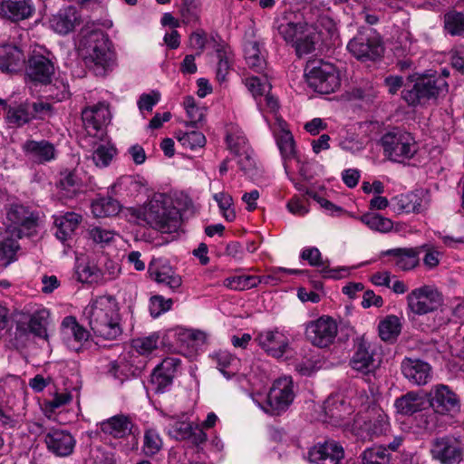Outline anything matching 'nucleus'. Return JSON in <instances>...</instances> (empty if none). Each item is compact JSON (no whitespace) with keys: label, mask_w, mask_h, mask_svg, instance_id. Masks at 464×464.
<instances>
[{"label":"nucleus","mask_w":464,"mask_h":464,"mask_svg":"<svg viewBox=\"0 0 464 464\" xmlns=\"http://www.w3.org/2000/svg\"><path fill=\"white\" fill-rule=\"evenodd\" d=\"M78 51L85 65L97 76L106 75L117 64L111 42L101 29H82Z\"/></svg>","instance_id":"1"},{"label":"nucleus","mask_w":464,"mask_h":464,"mask_svg":"<svg viewBox=\"0 0 464 464\" xmlns=\"http://www.w3.org/2000/svg\"><path fill=\"white\" fill-rule=\"evenodd\" d=\"M119 311V304L115 297L101 295L89 302L82 311V317L96 336L105 340H115L122 333Z\"/></svg>","instance_id":"2"},{"label":"nucleus","mask_w":464,"mask_h":464,"mask_svg":"<svg viewBox=\"0 0 464 464\" xmlns=\"http://www.w3.org/2000/svg\"><path fill=\"white\" fill-rule=\"evenodd\" d=\"M130 214L139 223L161 233L175 232L180 225L179 210L162 193L154 194L143 205L131 208Z\"/></svg>","instance_id":"3"},{"label":"nucleus","mask_w":464,"mask_h":464,"mask_svg":"<svg viewBox=\"0 0 464 464\" xmlns=\"http://www.w3.org/2000/svg\"><path fill=\"white\" fill-rule=\"evenodd\" d=\"M309 19L310 22L293 21L285 14L277 21L276 28L279 35L295 48L299 57L314 52L318 41V32L313 17Z\"/></svg>","instance_id":"4"},{"label":"nucleus","mask_w":464,"mask_h":464,"mask_svg":"<svg viewBox=\"0 0 464 464\" xmlns=\"http://www.w3.org/2000/svg\"><path fill=\"white\" fill-rule=\"evenodd\" d=\"M448 92V83L442 77L412 74L407 77L401 98L410 106L425 105L430 100Z\"/></svg>","instance_id":"5"},{"label":"nucleus","mask_w":464,"mask_h":464,"mask_svg":"<svg viewBox=\"0 0 464 464\" xmlns=\"http://www.w3.org/2000/svg\"><path fill=\"white\" fill-rule=\"evenodd\" d=\"M380 143L384 156L397 163L410 160L419 150L418 143L411 133L397 128L384 133Z\"/></svg>","instance_id":"6"},{"label":"nucleus","mask_w":464,"mask_h":464,"mask_svg":"<svg viewBox=\"0 0 464 464\" xmlns=\"http://www.w3.org/2000/svg\"><path fill=\"white\" fill-rule=\"evenodd\" d=\"M304 72L309 87L318 93L329 94L341 86L340 73L330 63L322 60L309 61Z\"/></svg>","instance_id":"7"},{"label":"nucleus","mask_w":464,"mask_h":464,"mask_svg":"<svg viewBox=\"0 0 464 464\" xmlns=\"http://www.w3.org/2000/svg\"><path fill=\"white\" fill-rule=\"evenodd\" d=\"M261 397V395H252V400L264 411L271 415L285 411L295 398L292 378L284 376L276 379L270 388L265 402L259 400Z\"/></svg>","instance_id":"8"},{"label":"nucleus","mask_w":464,"mask_h":464,"mask_svg":"<svg viewBox=\"0 0 464 464\" xmlns=\"http://www.w3.org/2000/svg\"><path fill=\"white\" fill-rule=\"evenodd\" d=\"M5 225V234L11 237H30L36 232L38 216L28 207L14 204L7 209Z\"/></svg>","instance_id":"9"},{"label":"nucleus","mask_w":464,"mask_h":464,"mask_svg":"<svg viewBox=\"0 0 464 464\" xmlns=\"http://www.w3.org/2000/svg\"><path fill=\"white\" fill-rule=\"evenodd\" d=\"M389 426L388 416L375 403L364 404L362 401L359 411L353 418V427L355 430L368 435H381Z\"/></svg>","instance_id":"10"},{"label":"nucleus","mask_w":464,"mask_h":464,"mask_svg":"<svg viewBox=\"0 0 464 464\" xmlns=\"http://www.w3.org/2000/svg\"><path fill=\"white\" fill-rule=\"evenodd\" d=\"M347 49L359 60H375L383 52L379 35L370 28L360 31L350 40Z\"/></svg>","instance_id":"11"},{"label":"nucleus","mask_w":464,"mask_h":464,"mask_svg":"<svg viewBox=\"0 0 464 464\" xmlns=\"http://www.w3.org/2000/svg\"><path fill=\"white\" fill-rule=\"evenodd\" d=\"M255 341L267 355L276 359L290 351V334L284 328L274 327L260 331Z\"/></svg>","instance_id":"12"},{"label":"nucleus","mask_w":464,"mask_h":464,"mask_svg":"<svg viewBox=\"0 0 464 464\" xmlns=\"http://www.w3.org/2000/svg\"><path fill=\"white\" fill-rule=\"evenodd\" d=\"M338 333L336 322L330 316H321L305 325V336L314 346L324 348L331 345Z\"/></svg>","instance_id":"13"},{"label":"nucleus","mask_w":464,"mask_h":464,"mask_svg":"<svg viewBox=\"0 0 464 464\" xmlns=\"http://www.w3.org/2000/svg\"><path fill=\"white\" fill-rule=\"evenodd\" d=\"M441 302L440 293L435 287L427 285L413 289L407 295L408 308L418 315L433 312Z\"/></svg>","instance_id":"14"},{"label":"nucleus","mask_w":464,"mask_h":464,"mask_svg":"<svg viewBox=\"0 0 464 464\" xmlns=\"http://www.w3.org/2000/svg\"><path fill=\"white\" fill-rule=\"evenodd\" d=\"M428 396L430 407L438 414L452 415L459 411V400L448 385L432 386Z\"/></svg>","instance_id":"15"},{"label":"nucleus","mask_w":464,"mask_h":464,"mask_svg":"<svg viewBox=\"0 0 464 464\" xmlns=\"http://www.w3.org/2000/svg\"><path fill=\"white\" fill-rule=\"evenodd\" d=\"M82 120L90 136L102 137L103 135V128L111 121L109 104L105 102H100L86 107L82 111Z\"/></svg>","instance_id":"16"},{"label":"nucleus","mask_w":464,"mask_h":464,"mask_svg":"<svg viewBox=\"0 0 464 464\" xmlns=\"http://www.w3.org/2000/svg\"><path fill=\"white\" fill-rule=\"evenodd\" d=\"M365 400H368V397L364 394L353 397L349 401L339 395L330 397L324 402L325 414L336 423L348 425L350 420L347 418L353 412V407L358 403L362 404Z\"/></svg>","instance_id":"17"},{"label":"nucleus","mask_w":464,"mask_h":464,"mask_svg":"<svg viewBox=\"0 0 464 464\" xmlns=\"http://www.w3.org/2000/svg\"><path fill=\"white\" fill-rule=\"evenodd\" d=\"M403 377L412 385L424 386L433 376L431 365L419 358L405 357L401 362Z\"/></svg>","instance_id":"18"},{"label":"nucleus","mask_w":464,"mask_h":464,"mask_svg":"<svg viewBox=\"0 0 464 464\" xmlns=\"http://www.w3.org/2000/svg\"><path fill=\"white\" fill-rule=\"evenodd\" d=\"M148 273L156 283L167 286L172 292L178 291L182 285L181 276L165 259H152L149 264Z\"/></svg>","instance_id":"19"},{"label":"nucleus","mask_w":464,"mask_h":464,"mask_svg":"<svg viewBox=\"0 0 464 464\" xmlns=\"http://www.w3.org/2000/svg\"><path fill=\"white\" fill-rule=\"evenodd\" d=\"M90 337L89 332L73 316H66L61 324V339L68 349L80 352Z\"/></svg>","instance_id":"20"},{"label":"nucleus","mask_w":464,"mask_h":464,"mask_svg":"<svg viewBox=\"0 0 464 464\" xmlns=\"http://www.w3.org/2000/svg\"><path fill=\"white\" fill-rule=\"evenodd\" d=\"M381 358L376 353L374 343L362 340L357 346L352 359L351 367L362 373L373 372L380 364Z\"/></svg>","instance_id":"21"},{"label":"nucleus","mask_w":464,"mask_h":464,"mask_svg":"<svg viewBox=\"0 0 464 464\" xmlns=\"http://www.w3.org/2000/svg\"><path fill=\"white\" fill-rule=\"evenodd\" d=\"M44 442L50 452L62 458L72 455L76 445L72 434L62 429L49 430L44 437Z\"/></svg>","instance_id":"22"},{"label":"nucleus","mask_w":464,"mask_h":464,"mask_svg":"<svg viewBox=\"0 0 464 464\" xmlns=\"http://www.w3.org/2000/svg\"><path fill=\"white\" fill-rule=\"evenodd\" d=\"M430 453L441 464H454L461 459L459 442L448 436L435 439L431 443Z\"/></svg>","instance_id":"23"},{"label":"nucleus","mask_w":464,"mask_h":464,"mask_svg":"<svg viewBox=\"0 0 464 464\" xmlns=\"http://www.w3.org/2000/svg\"><path fill=\"white\" fill-rule=\"evenodd\" d=\"M420 247H396L383 250L380 253V257L390 256L392 258V264L400 271H410L416 268L420 264Z\"/></svg>","instance_id":"24"},{"label":"nucleus","mask_w":464,"mask_h":464,"mask_svg":"<svg viewBox=\"0 0 464 464\" xmlns=\"http://www.w3.org/2000/svg\"><path fill=\"white\" fill-rule=\"evenodd\" d=\"M343 455V447L334 440H329L314 446L309 450L308 459L316 464H339Z\"/></svg>","instance_id":"25"},{"label":"nucleus","mask_w":464,"mask_h":464,"mask_svg":"<svg viewBox=\"0 0 464 464\" xmlns=\"http://www.w3.org/2000/svg\"><path fill=\"white\" fill-rule=\"evenodd\" d=\"M300 256L302 259L308 261L311 266L320 267L324 277L340 279L349 274V268L346 266L331 269L329 262L322 260L321 252L317 247L304 248Z\"/></svg>","instance_id":"26"},{"label":"nucleus","mask_w":464,"mask_h":464,"mask_svg":"<svg viewBox=\"0 0 464 464\" xmlns=\"http://www.w3.org/2000/svg\"><path fill=\"white\" fill-rule=\"evenodd\" d=\"M54 72L53 63L42 54L34 53L28 61L27 75L35 82L47 84Z\"/></svg>","instance_id":"27"},{"label":"nucleus","mask_w":464,"mask_h":464,"mask_svg":"<svg viewBox=\"0 0 464 464\" xmlns=\"http://www.w3.org/2000/svg\"><path fill=\"white\" fill-rule=\"evenodd\" d=\"M227 143L230 151L235 155L246 154V160L248 161V164L244 165L242 160H238L239 168L243 171H247L254 166L255 160L249 153L247 140L242 130L231 128L227 134Z\"/></svg>","instance_id":"28"},{"label":"nucleus","mask_w":464,"mask_h":464,"mask_svg":"<svg viewBox=\"0 0 464 464\" xmlns=\"http://www.w3.org/2000/svg\"><path fill=\"white\" fill-rule=\"evenodd\" d=\"M25 156L35 163H45L54 160V146L48 140H26L22 146Z\"/></svg>","instance_id":"29"},{"label":"nucleus","mask_w":464,"mask_h":464,"mask_svg":"<svg viewBox=\"0 0 464 464\" xmlns=\"http://www.w3.org/2000/svg\"><path fill=\"white\" fill-rule=\"evenodd\" d=\"M80 14L73 6L61 8L57 14L50 19L53 30L60 34H67L80 23Z\"/></svg>","instance_id":"30"},{"label":"nucleus","mask_w":464,"mask_h":464,"mask_svg":"<svg viewBox=\"0 0 464 464\" xmlns=\"http://www.w3.org/2000/svg\"><path fill=\"white\" fill-rule=\"evenodd\" d=\"M266 52L264 44L257 40H247L244 44V57L247 66L254 72L261 73L266 67Z\"/></svg>","instance_id":"31"},{"label":"nucleus","mask_w":464,"mask_h":464,"mask_svg":"<svg viewBox=\"0 0 464 464\" xmlns=\"http://www.w3.org/2000/svg\"><path fill=\"white\" fill-rule=\"evenodd\" d=\"M26 313L29 315V332L37 337L46 338L50 311L43 305L34 304L31 307H27Z\"/></svg>","instance_id":"32"},{"label":"nucleus","mask_w":464,"mask_h":464,"mask_svg":"<svg viewBox=\"0 0 464 464\" xmlns=\"http://www.w3.org/2000/svg\"><path fill=\"white\" fill-rule=\"evenodd\" d=\"M34 12L31 0H2L0 13L13 21L29 18Z\"/></svg>","instance_id":"33"},{"label":"nucleus","mask_w":464,"mask_h":464,"mask_svg":"<svg viewBox=\"0 0 464 464\" xmlns=\"http://www.w3.org/2000/svg\"><path fill=\"white\" fill-rule=\"evenodd\" d=\"M133 429L134 424L125 415H115L101 422L102 431L117 439L134 434Z\"/></svg>","instance_id":"34"},{"label":"nucleus","mask_w":464,"mask_h":464,"mask_svg":"<svg viewBox=\"0 0 464 464\" xmlns=\"http://www.w3.org/2000/svg\"><path fill=\"white\" fill-rule=\"evenodd\" d=\"M278 126L279 130L276 133V144L284 160L285 170L288 174V160L296 157L295 140L290 130H286V123L284 121L278 120Z\"/></svg>","instance_id":"35"},{"label":"nucleus","mask_w":464,"mask_h":464,"mask_svg":"<svg viewBox=\"0 0 464 464\" xmlns=\"http://www.w3.org/2000/svg\"><path fill=\"white\" fill-rule=\"evenodd\" d=\"M392 202L395 210L403 213H420L426 208V200L415 192L398 195Z\"/></svg>","instance_id":"36"},{"label":"nucleus","mask_w":464,"mask_h":464,"mask_svg":"<svg viewBox=\"0 0 464 464\" xmlns=\"http://www.w3.org/2000/svg\"><path fill=\"white\" fill-rule=\"evenodd\" d=\"M81 221L82 216L73 212L54 216L57 238L63 242L66 241L74 233Z\"/></svg>","instance_id":"37"},{"label":"nucleus","mask_w":464,"mask_h":464,"mask_svg":"<svg viewBox=\"0 0 464 464\" xmlns=\"http://www.w3.org/2000/svg\"><path fill=\"white\" fill-rule=\"evenodd\" d=\"M24 63V55L15 46H6L0 53V69L5 72H14L22 69Z\"/></svg>","instance_id":"38"},{"label":"nucleus","mask_w":464,"mask_h":464,"mask_svg":"<svg viewBox=\"0 0 464 464\" xmlns=\"http://www.w3.org/2000/svg\"><path fill=\"white\" fill-rule=\"evenodd\" d=\"M424 399L414 392H410L398 398L394 406L397 411L402 415H412L424 408Z\"/></svg>","instance_id":"39"},{"label":"nucleus","mask_w":464,"mask_h":464,"mask_svg":"<svg viewBox=\"0 0 464 464\" xmlns=\"http://www.w3.org/2000/svg\"><path fill=\"white\" fill-rule=\"evenodd\" d=\"M217 362L218 371L227 378L230 379L237 372L238 359L227 351H219L212 355Z\"/></svg>","instance_id":"40"},{"label":"nucleus","mask_w":464,"mask_h":464,"mask_svg":"<svg viewBox=\"0 0 464 464\" xmlns=\"http://www.w3.org/2000/svg\"><path fill=\"white\" fill-rule=\"evenodd\" d=\"M120 209V203L111 197H100L92 203V212L96 218L115 216Z\"/></svg>","instance_id":"41"},{"label":"nucleus","mask_w":464,"mask_h":464,"mask_svg":"<svg viewBox=\"0 0 464 464\" xmlns=\"http://www.w3.org/2000/svg\"><path fill=\"white\" fill-rule=\"evenodd\" d=\"M34 119L30 104L24 103L16 107H9L5 121L10 127H21Z\"/></svg>","instance_id":"42"},{"label":"nucleus","mask_w":464,"mask_h":464,"mask_svg":"<svg viewBox=\"0 0 464 464\" xmlns=\"http://www.w3.org/2000/svg\"><path fill=\"white\" fill-rule=\"evenodd\" d=\"M14 237L5 234L0 238V266H7L16 260L19 244Z\"/></svg>","instance_id":"43"},{"label":"nucleus","mask_w":464,"mask_h":464,"mask_svg":"<svg viewBox=\"0 0 464 464\" xmlns=\"http://www.w3.org/2000/svg\"><path fill=\"white\" fill-rule=\"evenodd\" d=\"M378 329L382 340L392 342L400 335L401 324L398 316L391 314L379 323Z\"/></svg>","instance_id":"44"},{"label":"nucleus","mask_w":464,"mask_h":464,"mask_svg":"<svg viewBox=\"0 0 464 464\" xmlns=\"http://www.w3.org/2000/svg\"><path fill=\"white\" fill-rule=\"evenodd\" d=\"M11 384L7 380L0 381V422L5 427H14V420L6 414V409L12 408L13 398L10 396Z\"/></svg>","instance_id":"45"},{"label":"nucleus","mask_w":464,"mask_h":464,"mask_svg":"<svg viewBox=\"0 0 464 464\" xmlns=\"http://www.w3.org/2000/svg\"><path fill=\"white\" fill-rule=\"evenodd\" d=\"M59 188L65 198H72L82 188V179L74 171H63L61 173Z\"/></svg>","instance_id":"46"},{"label":"nucleus","mask_w":464,"mask_h":464,"mask_svg":"<svg viewBox=\"0 0 464 464\" xmlns=\"http://www.w3.org/2000/svg\"><path fill=\"white\" fill-rule=\"evenodd\" d=\"M75 274L78 281L86 284L98 283L102 278V270L91 262H82L76 266Z\"/></svg>","instance_id":"47"},{"label":"nucleus","mask_w":464,"mask_h":464,"mask_svg":"<svg viewBox=\"0 0 464 464\" xmlns=\"http://www.w3.org/2000/svg\"><path fill=\"white\" fill-rule=\"evenodd\" d=\"M360 219L371 230L379 233H388L393 227V223L390 218L376 213L364 214Z\"/></svg>","instance_id":"48"},{"label":"nucleus","mask_w":464,"mask_h":464,"mask_svg":"<svg viewBox=\"0 0 464 464\" xmlns=\"http://www.w3.org/2000/svg\"><path fill=\"white\" fill-rule=\"evenodd\" d=\"M163 446L159 431L154 428H148L144 431L142 451L146 456H154Z\"/></svg>","instance_id":"49"},{"label":"nucleus","mask_w":464,"mask_h":464,"mask_svg":"<svg viewBox=\"0 0 464 464\" xmlns=\"http://www.w3.org/2000/svg\"><path fill=\"white\" fill-rule=\"evenodd\" d=\"M390 453L384 446H374L366 449L362 454V464H389Z\"/></svg>","instance_id":"50"},{"label":"nucleus","mask_w":464,"mask_h":464,"mask_svg":"<svg viewBox=\"0 0 464 464\" xmlns=\"http://www.w3.org/2000/svg\"><path fill=\"white\" fill-rule=\"evenodd\" d=\"M176 138L182 147L192 150L202 148L206 144L204 134L198 130L186 132L179 130L176 133Z\"/></svg>","instance_id":"51"},{"label":"nucleus","mask_w":464,"mask_h":464,"mask_svg":"<svg viewBox=\"0 0 464 464\" xmlns=\"http://www.w3.org/2000/svg\"><path fill=\"white\" fill-rule=\"evenodd\" d=\"M444 28L451 35H461L464 34V14L457 11H450L444 15Z\"/></svg>","instance_id":"52"},{"label":"nucleus","mask_w":464,"mask_h":464,"mask_svg":"<svg viewBox=\"0 0 464 464\" xmlns=\"http://www.w3.org/2000/svg\"><path fill=\"white\" fill-rule=\"evenodd\" d=\"M225 287L234 291H246L256 287V276H234L224 279Z\"/></svg>","instance_id":"53"},{"label":"nucleus","mask_w":464,"mask_h":464,"mask_svg":"<svg viewBox=\"0 0 464 464\" xmlns=\"http://www.w3.org/2000/svg\"><path fill=\"white\" fill-rule=\"evenodd\" d=\"M116 154L115 148L110 143L98 145L92 153V160L96 167L105 168L109 166Z\"/></svg>","instance_id":"54"},{"label":"nucleus","mask_w":464,"mask_h":464,"mask_svg":"<svg viewBox=\"0 0 464 464\" xmlns=\"http://www.w3.org/2000/svg\"><path fill=\"white\" fill-rule=\"evenodd\" d=\"M160 335L153 333L148 336L138 337L132 340L131 345L133 349L140 354H150L159 345Z\"/></svg>","instance_id":"55"},{"label":"nucleus","mask_w":464,"mask_h":464,"mask_svg":"<svg viewBox=\"0 0 464 464\" xmlns=\"http://www.w3.org/2000/svg\"><path fill=\"white\" fill-rule=\"evenodd\" d=\"M183 106L189 119L187 125L196 126L204 121L206 109L198 106L194 97L187 96L183 102Z\"/></svg>","instance_id":"56"},{"label":"nucleus","mask_w":464,"mask_h":464,"mask_svg":"<svg viewBox=\"0 0 464 464\" xmlns=\"http://www.w3.org/2000/svg\"><path fill=\"white\" fill-rule=\"evenodd\" d=\"M192 424L183 420H177L173 418L169 419V422L166 427L168 434L177 440L188 439L191 435Z\"/></svg>","instance_id":"57"},{"label":"nucleus","mask_w":464,"mask_h":464,"mask_svg":"<svg viewBox=\"0 0 464 464\" xmlns=\"http://www.w3.org/2000/svg\"><path fill=\"white\" fill-rule=\"evenodd\" d=\"M245 85L256 100L258 97H263L265 93L271 90V84L266 79H261L256 76L246 77L245 79Z\"/></svg>","instance_id":"58"},{"label":"nucleus","mask_w":464,"mask_h":464,"mask_svg":"<svg viewBox=\"0 0 464 464\" xmlns=\"http://www.w3.org/2000/svg\"><path fill=\"white\" fill-rule=\"evenodd\" d=\"M230 52L225 47L217 49L218 63L216 70V77L219 82H224L230 70Z\"/></svg>","instance_id":"59"},{"label":"nucleus","mask_w":464,"mask_h":464,"mask_svg":"<svg viewBox=\"0 0 464 464\" xmlns=\"http://www.w3.org/2000/svg\"><path fill=\"white\" fill-rule=\"evenodd\" d=\"M215 201L227 221H233L236 218L235 210L233 209V198L226 192H218L213 196Z\"/></svg>","instance_id":"60"},{"label":"nucleus","mask_w":464,"mask_h":464,"mask_svg":"<svg viewBox=\"0 0 464 464\" xmlns=\"http://www.w3.org/2000/svg\"><path fill=\"white\" fill-rule=\"evenodd\" d=\"M180 14L184 24L196 23L199 19V6L196 0H182Z\"/></svg>","instance_id":"61"},{"label":"nucleus","mask_w":464,"mask_h":464,"mask_svg":"<svg viewBox=\"0 0 464 464\" xmlns=\"http://www.w3.org/2000/svg\"><path fill=\"white\" fill-rule=\"evenodd\" d=\"M47 86L46 92L49 93V97L56 102H62L70 96L69 87L63 80L55 79L53 82L50 81Z\"/></svg>","instance_id":"62"},{"label":"nucleus","mask_w":464,"mask_h":464,"mask_svg":"<svg viewBox=\"0 0 464 464\" xmlns=\"http://www.w3.org/2000/svg\"><path fill=\"white\" fill-rule=\"evenodd\" d=\"M280 272L287 273L289 275L298 274L299 271L295 269H288L284 267H273L271 273L266 276H256V287L260 284L268 285H276L280 281L278 274Z\"/></svg>","instance_id":"63"},{"label":"nucleus","mask_w":464,"mask_h":464,"mask_svg":"<svg viewBox=\"0 0 464 464\" xmlns=\"http://www.w3.org/2000/svg\"><path fill=\"white\" fill-rule=\"evenodd\" d=\"M172 304L170 298L165 299L162 295H154L150 299V313L151 316L158 317L170 310Z\"/></svg>","instance_id":"64"}]
</instances>
